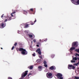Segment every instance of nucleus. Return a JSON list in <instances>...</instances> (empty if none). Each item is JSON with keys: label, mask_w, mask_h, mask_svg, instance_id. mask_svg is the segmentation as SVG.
Wrapping results in <instances>:
<instances>
[{"label": "nucleus", "mask_w": 79, "mask_h": 79, "mask_svg": "<svg viewBox=\"0 0 79 79\" xmlns=\"http://www.w3.org/2000/svg\"><path fill=\"white\" fill-rule=\"evenodd\" d=\"M31 43H32V42H31Z\"/></svg>", "instance_id": "obj_50"}, {"label": "nucleus", "mask_w": 79, "mask_h": 79, "mask_svg": "<svg viewBox=\"0 0 79 79\" xmlns=\"http://www.w3.org/2000/svg\"><path fill=\"white\" fill-rule=\"evenodd\" d=\"M28 71H25L24 72H23L22 74L21 77L19 79H23L24 78V77H26Z\"/></svg>", "instance_id": "obj_1"}, {"label": "nucleus", "mask_w": 79, "mask_h": 79, "mask_svg": "<svg viewBox=\"0 0 79 79\" xmlns=\"http://www.w3.org/2000/svg\"><path fill=\"white\" fill-rule=\"evenodd\" d=\"M78 42H73L72 44V47H77L78 46Z\"/></svg>", "instance_id": "obj_3"}, {"label": "nucleus", "mask_w": 79, "mask_h": 79, "mask_svg": "<svg viewBox=\"0 0 79 79\" xmlns=\"http://www.w3.org/2000/svg\"><path fill=\"white\" fill-rule=\"evenodd\" d=\"M21 48H16V50L17 52H18V51H20V49H21Z\"/></svg>", "instance_id": "obj_14"}, {"label": "nucleus", "mask_w": 79, "mask_h": 79, "mask_svg": "<svg viewBox=\"0 0 79 79\" xmlns=\"http://www.w3.org/2000/svg\"><path fill=\"white\" fill-rule=\"evenodd\" d=\"M77 59H78V60H79V57Z\"/></svg>", "instance_id": "obj_46"}, {"label": "nucleus", "mask_w": 79, "mask_h": 79, "mask_svg": "<svg viewBox=\"0 0 79 79\" xmlns=\"http://www.w3.org/2000/svg\"><path fill=\"white\" fill-rule=\"evenodd\" d=\"M75 51L77 52H78V53H79V49H76L75 50Z\"/></svg>", "instance_id": "obj_21"}, {"label": "nucleus", "mask_w": 79, "mask_h": 79, "mask_svg": "<svg viewBox=\"0 0 79 79\" xmlns=\"http://www.w3.org/2000/svg\"><path fill=\"white\" fill-rule=\"evenodd\" d=\"M76 56H79V54L77 53H76Z\"/></svg>", "instance_id": "obj_33"}, {"label": "nucleus", "mask_w": 79, "mask_h": 79, "mask_svg": "<svg viewBox=\"0 0 79 79\" xmlns=\"http://www.w3.org/2000/svg\"><path fill=\"white\" fill-rule=\"evenodd\" d=\"M38 54H39L40 55H41V51H39L38 52Z\"/></svg>", "instance_id": "obj_24"}, {"label": "nucleus", "mask_w": 79, "mask_h": 79, "mask_svg": "<svg viewBox=\"0 0 79 79\" xmlns=\"http://www.w3.org/2000/svg\"><path fill=\"white\" fill-rule=\"evenodd\" d=\"M15 13H16V11H13L12 13L11 14V16L12 17H13V14H15Z\"/></svg>", "instance_id": "obj_15"}, {"label": "nucleus", "mask_w": 79, "mask_h": 79, "mask_svg": "<svg viewBox=\"0 0 79 79\" xmlns=\"http://www.w3.org/2000/svg\"><path fill=\"white\" fill-rule=\"evenodd\" d=\"M14 17H15L14 19H15V18H16V16H14Z\"/></svg>", "instance_id": "obj_45"}, {"label": "nucleus", "mask_w": 79, "mask_h": 79, "mask_svg": "<svg viewBox=\"0 0 79 79\" xmlns=\"http://www.w3.org/2000/svg\"><path fill=\"white\" fill-rule=\"evenodd\" d=\"M33 42H36V40H33Z\"/></svg>", "instance_id": "obj_41"}, {"label": "nucleus", "mask_w": 79, "mask_h": 79, "mask_svg": "<svg viewBox=\"0 0 79 79\" xmlns=\"http://www.w3.org/2000/svg\"><path fill=\"white\" fill-rule=\"evenodd\" d=\"M29 23H30V24H31V25H34V24L35 23H34L32 21H30Z\"/></svg>", "instance_id": "obj_17"}, {"label": "nucleus", "mask_w": 79, "mask_h": 79, "mask_svg": "<svg viewBox=\"0 0 79 79\" xmlns=\"http://www.w3.org/2000/svg\"><path fill=\"white\" fill-rule=\"evenodd\" d=\"M40 48L38 49L36 51V52H40Z\"/></svg>", "instance_id": "obj_22"}, {"label": "nucleus", "mask_w": 79, "mask_h": 79, "mask_svg": "<svg viewBox=\"0 0 79 79\" xmlns=\"http://www.w3.org/2000/svg\"><path fill=\"white\" fill-rule=\"evenodd\" d=\"M73 4H74L75 5H79V0H78L77 2H73Z\"/></svg>", "instance_id": "obj_10"}, {"label": "nucleus", "mask_w": 79, "mask_h": 79, "mask_svg": "<svg viewBox=\"0 0 79 79\" xmlns=\"http://www.w3.org/2000/svg\"><path fill=\"white\" fill-rule=\"evenodd\" d=\"M5 26H6V24H5L3 23H1L0 24V28L3 29Z\"/></svg>", "instance_id": "obj_8"}, {"label": "nucleus", "mask_w": 79, "mask_h": 79, "mask_svg": "<svg viewBox=\"0 0 79 79\" xmlns=\"http://www.w3.org/2000/svg\"><path fill=\"white\" fill-rule=\"evenodd\" d=\"M28 68H29L30 69H32V68H33V66H29L28 67Z\"/></svg>", "instance_id": "obj_16"}, {"label": "nucleus", "mask_w": 79, "mask_h": 79, "mask_svg": "<svg viewBox=\"0 0 79 79\" xmlns=\"http://www.w3.org/2000/svg\"><path fill=\"white\" fill-rule=\"evenodd\" d=\"M44 64H47V62L45 61H44Z\"/></svg>", "instance_id": "obj_26"}, {"label": "nucleus", "mask_w": 79, "mask_h": 79, "mask_svg": "<svg viewBox=\"0 0 79 79\" xmlns=\"http://www.w3.org/2000/svg\"><path fill=\"white\" fill-rule=\"evenodd\" d=\"M78 64H79V61L77 63Z\"/></svg>", "instance_id": "obj_47"}, {"label": "nucleus", "mask_w": 79, "mask_h": 79, "mask_svg": "<svg viewBox=\"0 0 79 79\" xmlns=\"http://www.w3.org/2000/svg\"><path fill=\"white\" fill-rule=\"evenodd\" d=\"M29 24H27L24 27V28H27V27H28V26H29Z\"/></svg>", "instance_id": "obj_19"}, {"label": "nucleus", "mask_w": 79, "mask_h": 79, "mask_svg": "<svg viewBox=\"0 0 79 79\" xmlns=\"http://www.w3.org/2000/svg\"><path fill=\"white\" fill-rule=\"evenodd\" d=\"M7 21H10V20H11V17H10L9 16H8L7 17Z\"/></svg>", "instance_id": "obj_12"}, {"label": "nucleus", "mask_w": 79, "mask_h": 79, "mask_svg": "<svg viewBox=\"0 0 79 79\" xmlns=\"http://www.w3.org/2000/svg\"><path fill=\"white\" fill-rule=\"evenodd\" d=\"M14 48H15V47L14 46H13L11 48L12 50H13V49H14Z\"/></svg>", "instance_id": "obj_32"}, {"label": "nucleus", "mask_w": 79, "mask_h": 79, "mask_svg": "<svg viewBox=\"0 0 79 79\" xmlns=\"http://www.w3.org/2000/svg\"><path fill=\"white\" fill-rule=\"evenodd\" d=\"M76 49V48L75 47H72L70 49V50L71 51H72V50H75Z\"/></svg>", "instance_id": "obj_13"}, {"label": "nucleus", "mask_w": 79, "mask_h": 79, "mask_svg": "<svg viewBox=\"0 0 79 79\" xmlns=\"http://www.w3.org/2000/svg\"><path fill=\"white\" fill-rule=\"evenodd\" d=\"M32 74H31V73H30L29 74H28V77H29V75H31Z\"/></svg>", "instance_id": "obj_37"}, {"label": "nucleus", "mask_w": 79, "mask_h": 79, "mask_svg": "<svg viewBox=\"0 0 79 79\" xmlns=\"http://www.w3.org/2000/svg\"><path fill=\"white\" fill-rule=\"evenodd\" d=\"M57 78L59 79H63V78L62 77H63V75L62 74L60 73H58L57 74Z\"/></svg>", "instance_id": "obj_4"}, {"label": "nucleus", "mask_w": 79, "mask_h": 79, "mask_svg": "<svg viewBox=\"0 0 79 79\" xmlns=\"http://www.w3.org/2000/svg\"><path fill=\"white\" fill-rule=\"evenodd\" d=\"M37 21V20L36 19H35V20L34 22V23H35V22H36Z\"/></svg>", "instance_id": "obj_35"}, {"label": "nucleus", "mask_w": 79, "mask_h": 79, "mask_svg": "<svg viewBox=\"0 0 79 79\" xmlns=\"http://www.w3.org/2000/svg\"><path fill=\"white\" fill-rule=\"evenodd\" d=\"M28 35L30 38H32V37H33V35H32L28 34Z\"/></svg>", "instance_id": "obj_18"}, {"label": "nucleus", "mask_w": 79, "mask_h": 79, "mask_svg": "<svg viewBox=\"0 0 79 79\" xmlns=\"http://www.w3.org/2000/svg\"><path fill=\"white\" fill-rule=\"evenodd\" d=\"M77 58L76 57H73V60H71V63H76V61L77 60Z\"/></svg>", "instance_id": "obj_7"}, {"label": "nucleus", "mask_w": 79, "mask_h": 79, "mask_svg": "<svg viewBox=\"0 0 79 79\" xmlns=\"http://www.w3.org/2000/svg\"><path fill=\"white\" fill-rule=\"evenodd\" d=\"M3 16H4V14H2V15L1 16V18H3Z\"/></svg>", "instance_id": "obj_38"}, {"label": "nucleus", "mask_w": 79, "mask_h": 79, "mask_svg": "<svg viewBox=\"0 0 79 79\" xmlns=\"http://www.w3.org/2000/svg\"><path fill=\"white\" fill-rule=\"evenodd\" d=\"M42 66H39L38 67V69H39L40 71H41L42 70Z\"/></svg>", "instance_id": "obj_11"}, {"label": "nucleus", "mask_w": 79, "mask_h": 79, "mask_svg": "<svg viewBox=\"0 0 79 79\" xmlns=\"http://www.w3.org/2000/svg\"><path fill=\"white\" fill-rule=\"evenodd\" d=\"M6 21H7V19H6L4 21V22H6Z\"/></svg>", "instance_id": "obj_42"}, {"label": "nucleus", "mask_w": 79, "mask_h": 79, "mask_svg": "<svg viewBox=\"0 0 79 79\" xmlns=\"http://www.w3.org/2000/svg\"><path fill=\"white\" fill-rule=\"evenodd\" d=\"M74 65H75V66H77V65H78V64L77 63H75V64H74Z\"/></svg>", "instance_id": "obj_34"}, {"label": "nucleus", "mask_w": 79, "mask_h": 79, "mask_svg": "<svg viewBox=\"0 0 79 79\" xmlns=\"http://www.w3.org/2000/svg\"><path fill=\"white\" fill-rule=\"evenodd\" d=\"M36 62L37 63H39L40 62V60L39 59H38L36 60Z\"/></svg>", "instance_id": "obj_25"}, {"label": "nucleus", "mask_w": 79, "mask_h": 79, "mask_svg": "<svg viewBox=\"0 0 79 79\" xmlns=\"http://www.w3.org/2000/svg\"><path fill=\"white\" fill-rule=\"evenodd\" d=\"M30 11H32V12H33V11H34L33 9H30Z\"/></svg>", "instance_id": "obj_28"}, {"label": "nucleus", "mask_w": 79, "mask_h": 79, "mask_svg": "<svg viewBox=\"0 0 79 79\" xmlns=\"http://www.w3.org/2000/svg\"><path fill=\"white\" fill-rule=\"evenodd\" d=\"M46 76L48 78H52V74L51 73H47L46 74Z\"/></svg>", "instance_id": "obj_6"}, {"label": "nucleus", "mask_w": 79, "mask_h": 79, "mask_svg": "<svg viewBox=\"0 0 79 79\" xmlns=\"http://www.w3.org/2000/svg\"><path fill=\"white\" fill-rule=\"evenodd\" d=\"M44 66H45V67L46 68H47L48 66H47V64H44Z\"/></svg>", "instance_id": "obj_27"}, {"label": "nucleus", "mask_w": 79, "mask_h": 79, "mask_svg": "<svg viewBox=\"0 0 79 79\" xmlns=\"http://www.w3.org/2000/svg\"><path fill=\"white\" fill-rule=\"evenodd\" d=\"M23 13H24V14L25 15H26V14L27 13V11H25V10H24L23 11Z\"/></svg>", "instance_id": "obj_20"}, {"label": "nucleus", "mask_w": 79, "mask_h": 79, "mask_svg": "<svg viewBox=\"0 0 79 79\" xmlns=\"http://www.w3.org/2000/svg\"><path fill=\"white\" fill-rule=\"evenodd\" d=\"M8 79H12V78L11 77H8Z\"/></svg>", "instance_id": "obj_40"}, {"label": "nucleus", "mask_w": 79, "mask_h": 79, "mask_svg": "<svg viewBox=\"0 0 79 79\" xmlns=\"http://www.w3.org/2000/svg\"><path fill=\"white\" fill-rule=\"evenodd\" d=\"M75 78L76 79H79V77H75Z\"/></svg>", "instance_id": "obj_31"}, {"label": "nucleus", "mask_w": 79, "mask_h": 79, "mask_svg": "<svg viewBox=\"0 0 79 79\" xmlns=\"http://www.w3.org/2000/svg\"><path fill=\"white\" fill-rule=\"evenodd\" d=\"M39 57L40 58H41V59H42V56H39Z\"/></svg>", "instance_id": "obj_30"}, {"label": "nucleus", "mask_w": 79, "mask_h": 79, "mask_svg": "<svg viewBox=\"0 0 79 79\" xmlns=\"http://www.w3.org/2000/svg\"><path fill=\"white\" fill-rule=\"evenodd\" d=\"M78 71H79V68H78Z\"/></svg>", "instance_id": "obj_49"}, {"label": "nucleus", "mask_w": 79, "mask_h": 79, "mask_svg": "<svg viewBox=\"0 0 79 79\" xmlns=\"http://www.w3.org/2000/svg\"><path fill=\"white\" fill-rule=\"evenodd\" d=\"M1 49H2V50L3 49V48H1Z\"/></svg>", "instance_id": "obj_48"}, {"label": "nucleus", "mask_w": 79, "mask_h": 79, "mask_svg": "<svg viewBox=\"0 0 79 79\" xmlns=\"http://www.w3.org/2000/svg\"><path fill=\"white\" fill-rule=\"evenodd\" d=\"M54 56H55V55L54 54L51 55V58H54Z\"/></svg>", "instance_id": "obj_23"}, {"label": "nucleus", "mask_w": 79, "mask_h": 79, "mask_svg": "<svg viewBox=\"0 0 79 79\" xmlns=\"http://www.w3.org/2000/svg\"><path fill=\"white\" fill-rule=\"evenodd\" d=\"M36 46L37 47H39V44H37Z\"/></svg>", "instance_id": "obj_43"}, {"label": "nucleus", "mask_w": 79, "mask_h": 79, "mask_svg": "<svg viewBox=\"0 0 79 79\" xmlns=\"http://www.w3.org/2000/svg\"><path fill=\"white\" fill-rule=\"evenodd\" d=\"M68 68L69 69H75V67L72 64H69L68 65Z\"/></svg>", "instance_id": "obj_5"}, {"label": "nucleus", "mask_w": 79, "mask_h": 79, "mask_svg": "<svg viewBox=\"0 0 79 79\" xmlns=\"http://www.w3.org/2000/svg\"><path fill=\"white\" fill-rule=\"evenodd\" d=\"M32 56H35V53H34L33 54Z\"/></svg>", "instance_id": "obj_36"}, {"label": "nucleus", "mask_w": 79, "mask_h": 79, "mask_svg": "<svg viewBox=\"0 0 79 79\" xmlns=\"http://www.w3.org/2000/svg\"><path fill=\"white\" fill-rule=\"evenodd\" d=\"M17 44H18V43L16 42L15 44H14V45L16 47V45H17Z\"/></svg>", "instance_id": "obj_29"}, {"label": "nucleus", "mask_w": 79, "mask_h": 79, "mask_svg": "<svg viewBox=\"0 0 79 79\" xmlns=\"http://www.w3.org/2000/svg\"><path fill=\"white\" fill-rule=\"evenodd\" d=\"M49 69H50L51 70H53V69L55 70V69H56V67L54 66H52L49 68Z\"/></svg>", "instance_id": "obj_9"}, {"label": "nucleus", "mask_w": 79, "mask_h": 79, "mask_svg": "<svg viewBox=\"0 0 79 79\" xmlns=\"http://www.w3.org/2000/svg\"><path fill=\"white\" fill-rule=\"evenodd\" d=\"M20 51H22L21 53L23 54V55H27V52L26 51V49H24L23 48H21L20 49Z\"/></svg>", "instance_id": "obj_2"}, {"label": "nucleus", "mask_w": 79, "mask_h": 79, "mask_svg": "<svg viewBox=\"0 0 79 79\" xmlns=\"http://www.w3.org/2000/svg\"><path fill=\"white\" fill-rule=\"evenodd\" d=\"M44 40L45 42H46V41H47V39H46L45 40Z\"/></svg>", "instance_id": "obj_39"}, {"label": "nucleus", "mask_w": 79, "mask_h": 79, "mask_svg": "<svg viewBox=\"0 0 79 79\" xmlns=\"http://www.w3.org/2000/svg\"><path fill=\"white\" fill-rule=\"evenodd\" d=\"M72 0V3H73V2H74V0Z\"/></svg>", "instance_id": "obj_44"}]
</instances>
